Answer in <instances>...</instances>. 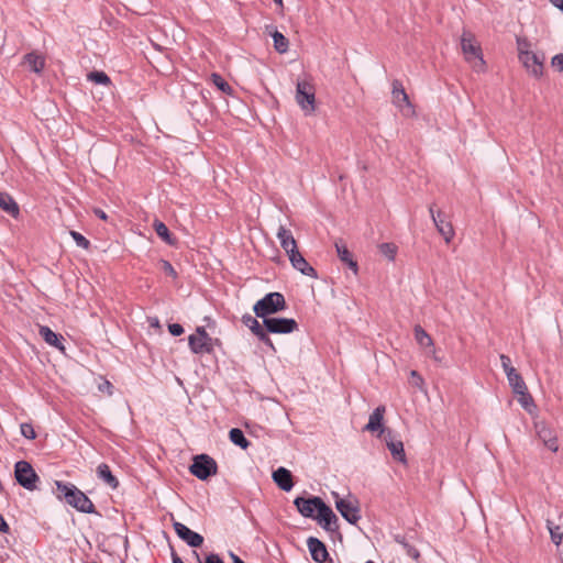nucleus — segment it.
<instances>
[{
  "instance_id": "f257e3e1",
  "label": "nucleus",
  "mask_w": 563,
  "mask_h": 563,
  "mask_svg": "<svg viewBox=\"0 0 563 563\" xmlns=\"http://www.w3.org/2000/svg\"><path fill=\"white\" fill-rule=\"evenodd\" d=\"M55 485L59 500H64L79 512L100 515L90 498L76 485L62 481H56Z\"/></svg>"
},
{
  "instance_id": "f03ea898",
  "label": "nucleus",
  "mask_w": 563,
  "mask_h": 563,
  "mask_svg": "<svg viewBox=\"0 0 563 563\" xmlns=\"http://www.w3.org/2000/svg\"><path fill=\"white\" fill-rule=\"evenodd\" d=\"M287 308L286 299L282 292L274 291L266 294L253 306V311L257 318L264 321L273 314L284 311Z\"/></svg>"
},
{
  "instance_id": "7ed1b4c3",
  "label": "nucleus",
  "mask_w": 563,
  "mask_h": 563,
  "mask_svg": "<svg viewBox=\"0 0 563 563\" xmlns=\"http://www.w3.org/2000/svg\"><path fill=\"white\" fill-rule=\"evenodd\" d=\"M461 48L465 60L472 65V68L482 73L485 70V60L481 45L476 42L475 36L471 32L464 31L461 37Z\"/></svg>"
},
{
  "instance_id": "20e7f679",
  "label": "nucleus",
  "mask_w": 563,
  "mask_h": 563,
  "mask_svg": "<svg viewBox=\"0 0 563 563\" xmlns=\"http://www.w3.org/2000/svg\"><path fill=\"white\" fill-rule=\"evenodd\" d=\"M189 472L200 481H207L218 472V464L214 459L208 454H198L194 456L189 466Z\"/></svg>"
},
{
  "instance_id": "39448f33",
  "label": "nucleus",
  "mask_w": 563,
  "mask_h": 563,
  "mask_svg": "<svg viewBox=\"0 0 563 563\" xmlns=\"http://www.w3.org/2000/svg\"><path fill=\"white\" fill-rule=\"evenodd\" d=\"M14 477L16 483L26 490H35L40 476L27 461H18L14 465Z\"/></svg>"
},
{
  "instance_id": "423d86ee",
  "label": "nucleus",
  "mask_w": 563,
  "mask_h": 563,
  "mask_svg": "<svg viewBox=\"0 0 563 563\" xmlns=\"http://www.w3.org/2000/svg\"><path fill=\"white\" fill-rule=\"evenodd\" d=\"M335 508L340 515L351 525H356L361 519V509L358 500L353 498H341L338 493H333Z\"/></svg>"
},
{
  "instance_id": "0eeeda50",
  "label": "nucleus",
  "mask_w": 563,
  "mask_h": 563,
  "mask_svg": "<svg viewBox=\"0 0 563 563\" xmlns=\"http://www.w3.org/2000/svg\"><path fill=\"white\" fill-rule=\"evenodd\" d=\"M314 520L324 531H327L331 536L336 534L340 538L342 537L340 532L339 518L334 514L332 508L324 501L323 505H321V507L317 511Z\"/></svg>"
},
{
  "instance_id": "6e6552de",
  "label": "nucleus",
  "mask_w": 563,
  "mask_h": 563,
  "mask_svg": "<svg viewBox=\"0 0 563 563\" xmlns=\"http://www.w3.org/2000/svg\"><path fill=\"white\" fill-rule=\"evenodd\" d=\"M263 324L272 334H289L298 330V323L292 318L271 317L264 318Z\"/></svg>"
},
{
  "instance_id": "1a4fd4ad",
  "label": "nucleus",
  "mask_w": 563,
  "mask_h": 563,
  "mask_svg": "<svg viewBox=\"0 0 563 563\" xmlns=\"http://www.w3.org/2000/svg\"><path fill=\"white\" fill-rule=\"evenodd\" d=\"M296 101L306 113L314 111V88L308 81H298L296 86Z\"/></svg>"
},
{
  "instance_id": "9d476101",
  "label": "nucleus",
  "mask_w": 563,
  "mask_h": 563,
  "mask_svg": "<svg viewBox=\"0 0 563 563\" xmlns=\"http://www.w3.org/2000/svg\"><path fill=\"white\" fill-rule=\"evenodd\" d=\"M323 499L319 496H298L294 499V505L297 508V511L305 518L313 519L316 518L317 511L323 505Z\"/></svg>"
},
{
  "instance_id": "9b49d317",
  "label": "nucleus",
  "mask_w": 563,
  "mask_h": 563,
  "mask_svg": "<svg viewBox=\"0 0 563 563\" xmlns=\"http://www.w3.org/2000/svg\"><path fill=\"white\" fill-rule=\"evenodd\" d=\"M382 438L387 449L390 451L393 459L401 464H407V456L401 440L397 439L391 429H382Z\"/></svg>"
},
{
  "instance_id": "f8f14e48",
  "label": "nucleus",
  "mask_w": 563,
  "mask_h": 563,
  "mask_svg": "<svg viewBox=\"0 0 563 563\" xmlns=\"http://www.w3.org/2000/svg\"><path fill=\"white\" fill-rule=\"evenodd\" d=\"M500 361L512 391L515 394H522V390H527V385L522 376L512 366L510 357L508 355L501 354Z\"/></svg>"
},
{
  "instance_id": "ddd939ff",
  "label": "nucleus",
  "mask_w": 563,
  "mask_h": 563,
  "mask_svg": "<svg viewBox=\"0 0 563 563\" xmlns=\"http://www.w3.org/2000/svg\"><path fill=\"white\" fill-rule=\"evenodd\" d=\"M429 212L438 232L443 236L445 243H450L454 238L455 232L452 223L448 220L446 214L442 211L435 212L433 205L429 207Z\"/></svg>"
},
{
  "instance_id": "4468645a",
  "label": "nucleus",
  "mask_w": 563,
  "mask_h": 563,
  "mask_svg": "<svg viewBox=\"0 0 563 563\" xmlns=\"http://www.w3.org/2000/svg\"><path fill=\"white\" fill-rule=\"evenodd\" d=\"M173 528L177 537L187 543L190 548H200L203 543V537L198 532L192 531L186 525L174 521Z\"/></svg>"
},
{
  "instance_id": "2eb2a0df",
  "label": "nucleus",
  "mask_w": 563,
  "mask_h": 563,
  "mask_svg": "<svg viewBox=\"0 0 563 563\" xmlns=\"http://www.w3.org/2000/svg\"><path fill=\"white\" fill-rule=\"evenodd\" d=\"M307 547L311 559L317 563H333L325 544L316 537L307 539Z\"/></svg>"
},
{
  "instance_id": "dca6fc26",
  "label": "nucleus",
  "mask_w": 563,
  "mask_h": 563,
  "mask_svg": "<svg viewBox=\"0 0 563 563\" xmlns=\"http://www.w3.org/2000/svg\"><path fill=\"white\" fill-rule=\"evenodd\" d=\"M519 58L525 65V67L531 71V74L534 77L542 76L543 73V60L544 56H539L536 53L529 52V51H522L519 52Z\"/></svg>"
},
{
  "instance_id": "f3484780",
  "label": "nucleus",
  "mask_w": 563,
  "mask_h": 563,
  "mask_svg": "<svg viewBox=\"0 0 563 563\" xmlns=\"http://www.w3.org/2000/svg\"><path fill=\"white\" fill-rule=\"evenodd\" d=\"M537 434L544 445L552 452L559 450L556 432L544 422L536 423Z\"/></svg>"
},
{
  "instance_id": "a211bd4d",
  "label": "nucleus",
  "mask_w": 563,
  "mask_h": 563,
  "mask_svg": "<svg viewBox=\"0 0 563 563\" xmlns=\"http://www.w3.org/2000/svg\"><path fill=\"white\" fill-rule=\"evenodd\" d=\"M272 477L274 483L284 492H290L295 485L291 472L284 466L275 470Z\"/></svg>"
},
{
  "instance_id": "6ab92c4d",
  "label": "nucleus",
  "mask_w": 563,
  "mask_h": 563,
  "mask_svg": "<svg viewBox=\"0 0 563 563\" xmlns=\"http://www.w3.org/2000/svg\"><path fill=\"white\" fill-rule=\"evenodd\" d=\"M38 333L47 344L58 349L59 351H65V346L63 344L64 338L62 334L54 332L47 325H41Z\"/></svg>"
},
{
  "instance_id": "aec40b11",
  "label": "nucleus",
  "mask_w": 563,
  "mask_h": 563,
  "mask_svg": "<svg viewBox=\"0 0 563 563\" xmlns=\"http://www.w3.org/2000/svg\"><path fill=\"white\" fill-rule=\"evenodd\" d=\"M334 245H335L336 254H338V257L340 258V261L343 262L344 264H346L354 272V274H357V272H358L357 262L354 261L353 255L349 251L346 244L342 240H339L335 242Z\"/></svg>"
},
{
  "instance_id": "412c9836",
  "label": "nucleus",
  "mask_w": 563,
  "mask_h": 563,
  "mask_svg": "<svg viewBox=\"0 0 563 563\" xmlns=\"http://www.w3.org/2000/svg\"><path fill=\"white\" fill-rule=\"evenodd\" d=\"M188 344L190 351L194 354H203V353H212L213 351V339L211 341H207L205 339H197L195 334L188 336Z\"/></svg>"
},
{
  "instance_id": "4be33fe9",
  "label": "nucleus",
  "mask_w": 563,
  "mask_h": 563,
  "mask_svg": "<svg viewBox=\"0 0 563 563\" xmlns=\"http://www.w3.org/2000/svg\"><path fill=\"white\" fill-rule=\"evenodd\" d=\"M384 413H385V407L378 406L374 409V411L371 413L367 424L365 426L364 430L375 432L379 431L378 437H382V429H385L383 426L384 420Z\"/></svg>"
},
{
  "instance_id": "5701e85b",
  "label": "nucleus",
  "mask_w": 563,
  "mask_h": 563,
  "mask_svg": "<svg viewBox=\"0 0 563 563\" xmlns=\"http://www.w3.org/2000/svg\"><path fill=\"white\" fill-rule=\"evenodd\" d=\"M0 208L13 218L20 214L19 205L8 192H0Z\"/></svg>"
},
{
  "instance_id": "b1692460",
  "label": "nucleus",
  "mask_w": 563,
  "mask_h": 563,
  "mask_svg": "<svg viewBox=\"0 0 563 563\" xmlns=\"http://www.w3.org/2000/svg\"><path fill=\"white\" fill-rule=\"evenodd\" d=\"M97 476L99 479L103 481L111 488L115 489L119 486L118 478L112 474L110 467L106 463H101L98 465L96 470Z\"/></svg>"
},
{
  "instance_id": "393cba45",
  "label": "nucleus",
  "mask_w": 563,
  "mask_h": 563,
  "mask_svg": "<svg viewBox=\"0 0 563 563\" xmlns=\"http://www.w3.org/2000/svg\"><path fill=\"white\" fill-rule=\"evenodd\" d=\"M394 540H395V542H397L398 544H400L402 547V550L409 558H411L416 562L419 561V559H420L419 550L410 542V540L406 536L395 534Z\"/></svg>"
},
{
  "instance_id": "a878e982",
  "label": "nucleus",
  "mask_w": 563,
  "mask_h": 563,
  "mask_svg": "<svg viewBox=\"0 0 563 563\" xmlns=\"http://www.w3.org/2000/svg\"><path fill=\"white\" fill-rule=\"evenodd\" d=\"M291 266L295 269L299 271L302 275H306V276H309L312 278L318 277L317 271L307 262V260L302 256L301 253L295 260H292Z\"/></svg>"
},
{
  "instance_id": "bb28decb",
  "label": "nucleus",
  "mask_w": 563,
  "mask_h": 563,
  "mask_svg": "<svg viewBox=\"0 0 563 563\" xmlns=\"http://www.w3.org/2000/svg\"><path fill=\"white\" fill-rule=\"evenodd\" d=\"M156 234L168 245H176L177 239L170 233L165 223L159 220H155L153 223Z\"/></svg>"
},
{
  "instance_id": "cd10ccee",
  "label": "nucleus",
  "mask_w": 563,
  "mask_h": 563,
  "mask_svg": "<svg viewBox=\"0 0 563 563\" xmlns=\"http://www.w3.org/2000/svg\"><path fill=\"white\" fill-rule=\"evenodd\" d=\"M391 93H393L394 103L396 106L401 107L402 103L410 104L408 95L405 91L402 84L398 79H395L393 81Z\"/></svg>"
},
{
  "instance_id": "c85d7f7f",
  "label": "nucleus",
  "mask_w": 563,
  "mask_h": 563,
  "mask_svg": "<svg viewBox=\"0 0 563 563\" xmlns=\"http://www.w3.org/2000/svg\"><path fill=\"white\" fill-rule=\"evenodd\" d=\"M277 238L284 251H288L289 249L296 247L297 245V242L292 233L289 230H287L284 225H280L278 228Z\"/></svg>"
},
{
  "instance_id": "c756f323",
  "label": "nucleus",
  "mask_w": 563,
  "mask_h": 563,
  "mask_svg": "<svg viewBox=\"0 0 563 563\" xmlns=\"http://www.w3.org/2000/svg\"><path fill=\"white\" fill-rule=\"evenodd\" d=\"M229 439L233 444L243 450H246L251 444V442L245 438L244 432L239 428H232L229 431Z\"/></svg>"
},
{
  "instance_id": "7c9ffc66",
  "label": "nucleus",
  "mask_w": 563,
  "mask_h": 563,
  "mask_svg": "<svg viewBox=\"0 0 563 563\" xmlns=\"http://www.w3.org/2000/svg\"><path fill=\"white\" fill-rule=\"evenodd\" d=\"M25 64L30 67L34 73H41L45 66V60L42 56L35 53H29L24 56Z\"/></svg>"
},
{
  "instance_id": "2f4dec72",
  "label": "nucleus",
  "mask_w": 563,
  "mask_h": 563,
  "mask_svg": "<svg viewBox=\"0 0 563 563\" xmlns=\"http://www.w3.org/2000/svg\"><path fill=\"white\" fill-rule=\"evenodd\" d=\"M415 339L422 347H433L434 343L432 338L424 331V329L417 324L413 328Z\"/></svg>"
},
{
  "instance_id": "473e14b6",
  "label": "nucleus",
  "mask_w": 563,
  "mask_h": 563,
  "mask_svg": "<svg viewBox=\"0 0 563 563\" xmlns=\"http://www.w3.org/2000/svg\"><path fill=\"white\" fill-rule=\"evenodd\" d=\"M272 37L274 41V48L276 49V52H278L279 54H284L288 51L289 41L283 33L275 31L272 34Z\"/></svg>"
},
{
  "instance_id": "72a5a7b5",
  "label": "nucleus",
  "mask_w": 563,
  "mask_h": 563,
  "mask_svg": "<svg viewBox=\"0 0 563 563\" xmlns=\"http://www.w3.org/2000/svg\"><path fill=\"white\" fill-rule=\"evenodd\" d=\"M210 79L220 91L229 96L233 95V88L220 74L212 73Z\"/></svg>"
},
{
  "instance_id": "f704fd0d",
  "label": "nucleus",
  "mask_w": 563,
  "mask_h": 563,
  "mask_svg": "<svg viewBox=\"0 0 563 563\" xmlns=\"http://www.w3.org/2000/svg\"><path fill=\"white\" fill-rule=\"evenodd\" d=\"M87 79L89 81L95 82L96 85H110L111 84L110 77L104 71H101V70L90 71L87 75Z\"/></svg>"
},
{
  "instance_id": "c9c22d12",
  "label": "nucleus",
  "mask_w": 563,
  "mask_h": 563,
  "mask_svg": "<svg viewBox=\"0 0 563 563\" xmlns=\"http://www.w3.org/2000/svg\"><path fill=\"white\" fill-rule=\"evenodd\" d=\"M378 250L382 255H384L387 260L394 261L397 254V245L394 243H382L378 245Z\"/></svg>"
},
{
  "instance_id": "e433bc0d",
  "label": "nucleus",
  "mask_w": 563,
  "mask_h": 563,
  "mask_svg": "<svg viewBox=\"0 0 563 563\" xmlns=\"http://www.w3.org/2000/svg\"><path fill=\"white\" fill-rule=\"evenodd\" d=\"M547 527L551 536V540L554 544L559 545L563 539V532L561 531L560 526H555L552 521H547Z\"/></svg>"
},
{
  "instance_id": "4c0bfd02",
  "label": "nucleus",
  "mask_w": 563,
  "mask_h": 563,
  "mask_svg": "<svg viewBox=\"0 0 563 563\" xmlns=\"http://www.w3.org/2000/svg\"><path fill=\"white\" fill-rule=\"evenodd\" d=\"M257 317H253L250 313H245L242 316V323L247 327L251 332L254 334L256 331H258L263 325L257 321Z\"/></svg>"
},
{
  "instance_id": "58836bf2",
  "label": "nucleus",
  "mask_w": 563,
  "mask_h": 563,
  "mask_svg": "<svg viewBox=\"0 0 563 563\" xmlns=\"http://www.w3.org/2000/svg\"><path fill=\"white\" fill-rule=\"evenodd\" d=\"M268 334H269V332L266 331L264 325L258 331H256L254 333V335L258 339L260 342H262L264 345L272 349L273 351H276L274 343Z\"/></svg>"
},
{
  "instance_id": "ea45409f",
  "label": "nucleus",
  "mask_w": 563,
  "mask_h": 563,
  "mask_svg": "<svg viewBox=\"0 0 563 563\" xmlns=\"http://www.w3.org/2000/svg\"><path fill=\"white\" fill-rule=\"evenodd\" d=\"M268 334H269V332L266 331L264 325L258 331H256L254 333V335L258 339L260 342H262L264 345L272 349L273 351H276L274 343Z\"/></svg>"
},
{
  "instance_id": "a19ab883",
  "label": "nucleus",
  "mask_w": 563,
  "mask_h": 563,
  "mask_svg": "<svg viewBox=\"0 0 563 563\" xmlns=\"http://www.w3.org/2000/svg\"><path fill=\"white\" fill-rule=\"evenodd\" d=\"M194 555L197 558V561L199 563H224V561L221 559V556L218 553L212 552V553L206 554L203 561H201L198 552L194 551Z\"/></svg>"
},
{
  "instance_id": "79ce46f5",
  "label": "nucleus",
  "mask_w": 563,
  "mask_h": 563,
  "mask_svg": "<svg viewBox=\"0 0 563 563\" xmlns=\"http://www.w3.org/2000/svg\"><path fill=\"white\" fill-rule=\"evenodd\" d=\"M70 235L76 242L77 246L88 250L90 247V241L86 239L81 233L77 231H70Z\"/></svg>"
},
{
  "instance_id": "37998d69",
  "label": "nucleus",
  "mask_w": 563,
  "mask_h": 563,
  "mask_svg": "<svg viewBox=\"0 0 563 563\" xmlns=\"http://www.w3.org/2000/svg\"><path fill=\"white\" fill-rule=\"evenodd\" d=\"M20 430H21V434L29 440H34L36 438V433H35V430H34L32 423H29V422L21 423Z\"/></svg>"
},
{
  "instance_id": "c03bdc74",
  "label": "nucleus",
  "mask_w": 563,
  "mask_h": 563,
  "mask_svg": "<svg viewBox=\"0 0 563 563\" xmlns=\"http://www.w3.org/2000/svg\"><path fill=\"white\" fill-rule=\"evenodd\" d=\"M520 396L519 402L522 405L525 409L528 410L529 406L533 404V399L531 395L527 390H522V394H518Z\"/></svg>"
},
{
  "instance_id": "a18cd8bd",
  "label": "nucleus",
  "mask_w": 563,
  "mask_h": 563,
  "mask_svg": "<svg viewBox=\"0 0 563 563\" xmlns=\"http://www.w3.org/2000/svg\"><path fill=\"white\" fill-rule=\"evenodd\" d=\"M161 265H162V269L164 271V273L173 278H176L177 277V273L175 271V268L173 267V265L166 261V260H161Z\"/></svg>"
},
{
  "instance_id": "49530a36",
  "label": "nucleus",
  "mask_w": 563,
  "mask_h": 563,
  "mask_svg": "<svg viewBox=\"0 0 563 563\" xmlns=\"http://www.w3.org/2000/svg\"><path fill=\"white\" fill-rule=\"evenodd\" d=\"M168 331L173 336H179L184 333V327L180 323H169Z\"/></svg>"
},
{
  "instance_id": "de8ad7c7",
  "label": "nucleus",
  "mask_w": 563,
  "mask_h": 563,
  "mask_svg": "<svg viewBox=\"0 0 563 563\" xmlns=\"http://www.w3.org/2000/svg\"><path fill=\"white\" fill-rule=\"evenodd\" d=\"M552 66L559 71H563V53L556 54L552 57Z\"/></svg>"
},
{
  "instance_id": "09e8293b",
  "label": "nucleus",
  "mask_w": 563,
  "mask_h": 563,
  "mask_svg": "<svg viewBox=\"0 0 563 563\" xmlns=\"http://www.w3.org/2000/svg\"><path fill=\"white\" fill-rule=\"evenodd\" d=\"M410 376L412 378L413 385L420 387L423 384V378L417 371H411Z\"/></svg>"
},
{
  "instance_id": "8fccbe9b",
  "label": "nucleus",
  "mask_w": 563,
  "mask_h": 563,
  "mask_svg": "<svg viewBox=\"0 0 563 563\" xmlns=\"http://www.w3.org/2000/svg\"><path fill=\"white\" fill-rule=\"evenodd\" d=\"M196 333L197 339H205L207 341H211V336L208 334L203 327H197Z\"/></svg>"
},
{
  "instance_id": "3c124183",
  "label": "nucleus",
  "mask_w": 563,
  "mask_h": 563,
  "mask_svg": "<svg viewBox=\"0 0 563 563\" xmlns=\"http://www.w3.org/2000/svg\"><path fill=\"white\" fill-rule=\"evenodd\" d=\"M288 255V258L290 261V263L292 262V260H295L298 255H300V252L298 250V246L296 245V247H291L289 249L288 251H285Z\"/></svg>"
},
{
  "instance_id": "603ef678",
  "label": "nucleus",
  "mask_w": 563,
  "mask_h": 563,
  "mask_svg": "<svg viewBox=\"0 0 563 563\" xmlns=\"http://www.w3.org/2000/svg\"><path fill=\"white\" fill-rule=\"evenodd\" d=\"M0 532L1 533L10 532V527L1 514H0Z\"/></svg>"
},
{
  "instance_id": "864d4df0",
  "label": "nucleus",
  "mask_w": 563,
  "mask_h": 563,
  "mask_svg": "<svg viewBox=\"0 0 563 563\" xmlns=\"http://www.w3.org/2000/svg\"><path fill=\"white\" fill-rule=\"evenodd\" d=\"M93 214H95L97 218H99V219H101V220H104V221L108 219L107 213H106L102 209H100V208H95V209H93Z\"/></svg>"
},
{
  "instance_id": "5fc2aeb1",
  "label": "nucleus",
  "mask_w": 563,
  "mask_h": 563,
  "mask_svg": "<svg viewBox=\"0 0 563 563\" xmlns=\"http://www.w3.org/2000/svg\"><path fill=\"white\" fill-rule=\"evenodd\" d=\"M232 563H245L239 555H236L234 552L230 551L229 553Z\"/></svg>"
},
{
  "instance_id": "6e6d98bb",
  "label": "nucleus",
  "mask_w": 563,
  "mask_h": 563,
  "mask_svg": "<svg viewBox=\"0 0 563 563\" xmlns=\"http://www.w3.org/2000/svg\"><path fill=\"white\" fill-rule=\"evenodd\" d=\"M170 556H172V561H173V563H185V562H184V561L178 556V554H177L174 550H172V554H170Z\"/></svg>"
},
{
  "instance_id": "4d7b16f0",
  "label": "nucleus",
  "mask_w": 563,
  "mask_h": 563,
  "mask_svg": "<svg viewBox=\"0 0 563 563\" xmlns=\"http://www.w3.org/2000/svg\"><path fill=\"white\" fill-rule=\"evenodd\" d=\"M550 2L563 12V0H550Z\"/></svg>"
},
{
  "instance_id": "13d9d810",
  "label": "nucleus",
  "mask_w": 563,
  "mask_h": 563,
  "mask_svg": "<svg viewBox=\"0 0 563 563\" xmlns=\"http://www.w3.org/2000/svg\"><path fill=\"white\" fill-rule=\"evenodd\" d=\"M112 387L111 383L106 380L103 385H100V390H103V388L110 389Z\"/></svg>"
},
{
  "instance_id": "bf43d9fd",
  "label": "nucleus",
  "mask_w": 563,
  "mask_h": 563,
  "mask_svg": "<svg viewBox=\"0 0 563 563\" xmlns=\"http://www.w3.org/2000/svg\"><path fill=\"white\" fill-rule=\"evenodd\" d=\"M150 324L152 327H159V321L157 318L150 319Z\"/></svg>"
},
{
  "instance_id": "052dcab7",
  "label": "nucleus",
  "mask_w": 563,
  "mask_h": 563,
  "mask_svg": "<svg viewBox=\"0 0 563 563\" xmlns=\"http://www.w3.org/2000/svg\"><path fill=\"white\" fill-rule=\"evenodd\" d=\"M274 2L280 7H283V0H274Z\"/></svg>"
},
{
  "instance_id": "680f3d73",
  "label": "nucleus",
  "mask_w": 563,
  "mask_h": 563,
  "mask_svg": "<svg viewBox=\"0 0 563 563\" xmlns=\"http://www.w3.org/2000/svg\"><path fill=\"white\" fill-rule=\"evenodd\" d=\"M220 343L219 339H213V346Z\"/></svg>"
},
{
  "instance_id": "e2e57ef3",
  "label": "nucleus",
  "mask_w": 563,
  "mask_h": 563,
  "mask_svg": "<svg viewBox=\"0 0 563 563\" xmlns=\"http://www.w3.org/2000/svg\"><path fill=\"white\" fill-rule=\"evenodd\" d=\"M365 563H375V562H373V561H367V562H365Z\"/></svg>"
}]
</instances>
